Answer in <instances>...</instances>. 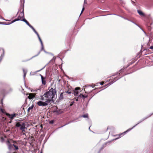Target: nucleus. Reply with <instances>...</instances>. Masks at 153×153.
Here are the masks:
<instances>
[{"instance_id": "ddd939ff", "label": "nucleus", "mask_w": 153, "mask_h": 153, "mask_svg": "<svg viewBox=\"0 0 153 153\" xmlns=\"http://www.w3.org/2000/svg\"><path fill=\"white\" fill-rule=\"evenodd\" d=\"M125 68H126L123 67V68L121 69L119 71V72H120L119 73L118 72L114 74V75H113V76H114L117 75H118V74H119V75H120V73H121L123 71L124 69Z\"/></svg>"}, {"instance_id": "393cba45", "label": "nucleus", "mask_w": 153, "mask_h": 153, "mask_svg": "<svg viewBox=\"0 0 153 153\" xmlns=\"http://www.w3.org/2000/svg\"><path fill=\"white\" fill-rule=\"evenodd\" d=\"M0 110H1V112L2 113H5V110L4 109L2 108H1Z\"/></svg>"}, {"instance_id": "58836bf2", "label": "nucleus", "mask_w": 153, "mask_h": 153, "mask_svg": "<svg viewBox=\"0 0 153 153\" xmlns=\"http://www.w3.org/2000/svg\"><path fill=\"white\" fill-rule=\"evenodd\" d=\"M53 123V122H51H51H50V123Z\"/></svg>"}, {"instance_id": "c85d7f7f", "label": "nucleus", "mask_w": 153, "mask_h": 153, "mask_svg": "<svg viewBox=\"0 0 153 153\" xmlns=\"http://www.w3.org/2000/svg\"><path fill=\"white\" fill-rule=\"evenodd\" d=\"M74 102L73 101V102H72L70 104V106H72L73 105V104H74Z\"/></svg>"}, {"instance_id": "dca6fc26", "label": "nucleus", "mask_w": 153, "mask_h": 153, "mask_svg": "<svg viewBox=\"0 0 153 153\" xmlns=\"http://www.w3.org/2000/svg\"><path fill=\"white\" fill-rule=\"evenodd\" d=\"M73 90L71 89H69L67 91H65V92L67 94H71L72 93Z\"/></svg>"}, {"instance_id": "4c0bfd02", "label": "nucleus", "mask_w": 153, "mask_h": 153, "mask_svg": "<svg viewBox=\"0 0 153 153\" xmlns=\"http://www.w3.org/2000/svg\"><path fill=\"white\" fill-rule=\"evenodd\" d=\"M53 123V122H51H51H50V123Z\"/></svg>"}, {"instance_id": "ea45409f", "label": "nucleus", "mask_w": 153, "mask_h": 153, "mask_svg": "<svg viewBox=\"0 0 153 153\" xmlns=\"http://www.w3.org/2000/svg\"><path fill=\"white\" fill-rule=\"evenodd\" d=\"M62 112H60L59 113H62Z\"/></svg>"}, {"instance_id": "c756f323", "label": "nucleus", "mask_w": 153, "mask_h": 153, "mask_svg": "<svg viewBox=\"0 0 153 153\" xmlns=\"http://www.w3.org/2000/svg\"><path fill=\"white\" fill-rule=\"evenodd\" d=\"M84 9H85L84 7H83V8H82V11H81V14L82 13V12H83V11L84 10Z\"/></svg>"}, {"instance_id": "f03ea898", "label": "nucleus", "mask_w": 153, "mask_h": 153, "mask_svg": "<svg viewBox=\"0 0 153 153\" xmlns=\"http://www.w3.org/2000/svg\"><path fill=\"white\" fill-rule=\"evenodd\" d=\"M41 99L42 100H45V102H43L41 101H39L37 102V104L39 106H46L48 105V104L50 103L49 102H48L47 100H45L43 97L41 98Z\"/></svg>"}, {"instance_id": "f8f14e48", "label": "nucleus", "mask_w": 153, "mask_h": 153, "mask_svg": "<svg viewBox=\"0 0 153 153\" xmlns=\"http://www.w3.org/2000/svg\"><path fill=\"white\" fill-rule=\"evenodd\" d=\"M36 94H34L31 93L29 94V96H28V98L30 99H31L35 97Z\"/></svg>"}, {"instance_id": "4468645a", "label": "nucleus", "mask_w": 153, "mask_h": 153, "mask_svg": "<svg viewBox=\"0 0 153 153\" xmlns=\"http://www.w3.org/2000/svg\"><path fill=\"white\" fill-rule=\"evenodd\" d=\"M82 97L83 99L87 98L88 97V95H85L83 94H80L78 97V98H79L81 97Z\"/></svg>"}, {"instance_id": "72a5a7b5", "label": "nucleus", "mask_w": 153, "mask_h": 153, "mask_svg": "<svg viewBox=\"0 0 153 153\" xmlns=\"http://www.w3.org/2000/svg\"><path fill=\"white\" fill-rule=\"evenodd\" d=\"M78 98H77V99H76V101H78Z\"/></svg>"}, {"instance_id": "39448f33", "label": "nucleus", "mask_w": 153, "mask_h": 153, "mask_svg": "<svg viewBox=\"0 0 153 153\" xmlns=\"http://www.w3.org/2000/svg\"><path fill=\"white\" fill-rule=\"evenodd\" d=\"M25 123H22V124L21 126L20 127V129L22 131V133L23 135L25 134Z\"/></svg>"}, {"instance_id": "5701e85b", "label": "nucleus", "mask_w": 153, "mask_h": 153, "mask_svg": "<svg viewBox=\"0 0 153 153\" xmlns=\"http://www.w3.org/2000/svg\"><path fill=\"white\" fill-rule=\"evenodd\" d=\"M62 93H63V95L64 98L67 97V94L65 92V91L64 92H62Z\"/></svg>"}, {"instance_id": "e433bc0d", "label": "nucleus", "mask_w": 153, "mask_h": 153, "mask_svg": "<svg viewBox=\"0 0 153 153\" xmlns=\"http://www.w3.org/2000/svg\"><path fill=\"white\" fill-rule=\"evenodd\" d=\"M109 129V127H108L107 129Z\"/></svg>"}, {"instance_id": "f257e3e1", "label": "nucleus", "mask_w": 153, "mask_h": 153, "mask_svg": "<svg viewBox=\"0 0 153 153\" xmlns=\"http://www.w3.org/2000/svg\"><path fill=\"white\" fill-rule=\"evenodd\" d=\"M56 93V91L55 88L53 89L51 88L49 91L46 92L43 96L46 98L48 102H50L52 101L53 98L54 97Z\"/></svg>"}, {"instance_id": "f704fd0d", "label": "nucleus", "mask_w": 153, "mask_h": 153, "mask_svg": "<svg viewBox=\"0 0 153 153\" xmlns=\"http://www.w3.org/2000/svg\"><path fill=\"white\" fill-rule=\"evenodd\" d=\"M2 23V22H0V24H1Z\"/></svg>"}, {"instance_id": "1a4fd4ad", "label": "nucleus", "mask_w": 153, "mask_h": 153, "mask_svg": "<svg viewBox=\"0 0 153 153\" xmlns=\"http://www.w3.org/2000/svg\"><path fill=\"white\" fill-rule=\"evenodd\" d=\"M10 140H12L10 139H8L6 142L7 145L8 146V148L9 149H11L12 146H13V145L11 144L10 141Z\"/></svg>"}, {"instance_id": "473e14b6", "label": "nucleus", "mask_w": 153, "mask_h": 153, "mask_svg": "<svg viewBox=\"0 0 153 153\" xmlns=\"http://www.w3.org/2000/svg\"><path fill=\"white\" fill-rule=\"evenodd\" d=\"M99 88H95L94 89H98Z\"/></svg>"}, {"instance_id": "c9c22d12", "label": "nucleus", "mask_w": 153, "mask_h": 153, "mask_svg": "<svg viewBox=\"0 0 153 153\" xmlns=\"http://www.w3.org/2000/svg\"><path fill=\"white\" fill-rule=\"evenodd\" d=\"M11 122H12V121H10V122H9V123H11Z\"/></svg>"}, {"instance_id": "2eb2a0df", "label": "nucleus", "mask_w": 153, "mask_h": 153, "mask_svg": "<svg viewBox=\"0 0 153 153\" xmlns=\"http://www.w3.org/2000/svg\"><path fill=\"white\" fill-rule=\"evenodd\" d=\"M33 107L34 105L33 104L31 106L29 107L27 109V112L28 113H29L30 110H32L33 109Z\"/></svg>"}, {"instance_id": "412c9836", "label": "nucleus", "mask_w": 153, "mask_h": 153, "mask_svg": "<svg viewBox=\"0 0 153 153\" xmlns=\"http://www.w3.org/2000/svg\"><path fill=\"white\" fill-rule=\"evenodd\" d=\"M21 125H22V124H21L19 122H17V123H16V127H21Z\"/></svg>"}, {"instance_id": "423d86ee", "label": "nucleus", "mask_w": 153, "mask_h": 153, "mask_svg": "<svg viewBox=\"0 0 153 153\" xmlns=\"http://www.w3.org/2000/svg\"><path fill=\"white\" fill-rule=\"evenodd\" d=\"M6 115L10 118V119L12 120H13L14 118L16 116L17 114H10L9 113H6Z\"/></svg>"}, {"instance_id": "6ab92c4d", "label": "nucleus", "mask_w": 153, "mask_h": 153, "mask_svg": "<svg viewBox=\"0 0 153 153\" xmlns=\"http://www.w3.org/2000/svg\"><path fill=\"white\" fill-rule=\"evenodd\" d=\"M121 76L116 77L114 79V80L112 81V83L116 81L118 79H119L120 78Z\"/></svg>"}, {"instance_id": "aec40b11", "label": "nucleus", "mask_w": 153, "mask_h": 153, "mask_svg": "<svg viewBox=\"0 0 153 153\" xmlns=\"http://www.w3.org/2000/svg\"><path fill=\"white\" fill-rule=\"evenodd\" d=\"M63 93H61V94H60V97H59V99L60 100H62L64 98V97L63 95Z\"/></svg>"}, {"instance_id": "a211bd4d", "label": "nucleus", "mask_w": 153, "mask_h": 153, "mask_svg": "<svg viewBox=\"0 0 153 153\" xmlns=\"http://www.w3.org/2000/svg\"><path fill=\"white\" fill-rule=\"evenodd\" d=\"M137 12L140 15L142 16H144V14L141 11L138 10H137Z\"/></svg>"}, {"instance_id": "2f4dec72", "label": "nucleus", "mask_w": 153, "mask_h": 153, "mask_svg": "<svg viewBox=\"0 0 153 153\" xmlns=\"http://www.w3.org/2000/svg\"><path fill=\"white\" fill-rule=\"evenodd\" d=\"M150 48L151 49H153V46H151L150 47Z\"/></svg>"}, {"instance_id": "cd10ccee", "label": "nucleus", "mask_w": 153, "mask_h": 153, "mask_svg": "<svg viewBox=\"0 0 153 153\" xmlns=\"http://www.w3.org/2000/svg\"><path fill=\"white\" fill-rule=\"evenodd\" d=\"M99 84V83H96V84H94V86H93V87H94L95 86H98V84Z\"/></svg>"}, {"instance_id": "bb28decb", "label": "nucleus", "mask_w": 153, "mask_h": 153, "mask_svg": "<svg viewBox=\"0 0 153 153\" xmlns=\"http://www.w3.org/2000/svg\"><path fill=\"white\" fill-rule=\"evenodd\" d=\"M99 84H100L101 85H103L104 83H105L104 82L102 81L99 82Z\"/></svg>"}, {"instance_id": "20e7f679", "label": "nucleus", "mask_w": 153, "mask_h": 153, "mask_svg": "<svg viewBox=\"0 0 153 153\" xmlns=\"http://www.w3.org/2000/svg\"><path fill=\"white\" fill-rule=\"evenodd\" d=\"M24 14L23 13H21L18 16V18L17 19H16L14 20H13L11 22V23H13L16 21L18 20H21L22 21L23 19H22V17H24Z\"/></svg>"}, {"instance_id": "0eeeda50", "label": "nucleus", "mask_w": 153, "mask_h": 153, "mask_svg": "<svg viewBox=\"0 0 153 153\" xmlns=\"http://www.w3.org/2000/svg\"><path fill=\"white\" fill-rule=\"evenodd\" d=\"M80 88L79 87L76 88L75 90H73L72 93L74 94L75 96H77V94H79V91L78 90H80Z\"/></svg>"}, {"instance_id": "7c9ffc66", "label": "nucleus", "mask_w": 153, "mask_h": 153, "mask_svg": "<svg viewBox=\"0 0 153 153\" xmlns=\"http://www.w3.org/2000/svg\"><path fill=\"white\" fill-rule=\"evenodd\" d=\"M23 71L24 72V76H25L26 73H25V70L24 69H23Z\"/></svg>"}, {"instance_id": "b1692460", "label": "nucleus", "mask_w": 153, "mask_h": 153, "mask_svg": "<svg viewBox=\"0 0 153 153\" xmlns=\"http://www.w3.org/2000/svg\"><path fill=\"white\" fill-rule=\"evenodd\" d=\"M82 117L84 118H88V114H85L83 115Z\"/></svg>"}, {"instance_id": "7ed1b4c3", "label": "nucleus", "mask_w": 153, "mask_h": 153, "mask_svg": "<svg viewBox=\"0 0 153 153\" xmlns=\"http://www.w3.org/2000/svg\"><path fill=\"white\" fill-rule=\"evenodd\" d=\"M136 125L135 126H134L132 128H130L128 129L127 130H126V131L124 132H123V133H120L118 134H117V135H116L115 136H118V137L117 138H116V139H119L122 137H123V136H124L126 134V133L127 132H128V131H130V130H131L134 127L136 126Z\"/></svg>"}, {"instance_id": "9b49d317", "label": "nucleus", "mask_w": 153, "mask_h": 153, "mask_svg": "<svg viewBox=\"0 0 153 153\" xmlns=\"http://www.w3.org/2000/svg\"><path fill=\"white\" fill-rule=\"evenodd\" d=\"M37 35V36L39 38V39L40 42H41V45H42V49L43 48V43H42V41L39 36V34H38V32L36 31L35 30L34 32Z\"/></svg>"}, {"instance_id": "f3484780", "label": "nucleus", "mask_w": 153, "mask_h": 153, "mask_svg": "<svg viewBox=\"0 0 153 153\" xmlns=\"http://www.w3.org/2000/svg\"><path fill=\"white\" fill-rule=\"evenodd\" d=\"M22 21L25 22L28 25V26H29V27L31 25H30L29 22L25 19H23Z\"/></svg>"}, {"instance_id": "a19ab883", "label": "nucleus", "mask_w": 153, "mask_h": 153, "mask_svg": "<svg viewBox=\"0 0 153 153\" xmlns=\"http://www.w3.org/2000/svg\"><path fill=\"white\" fill-rule=\"evenodd\" d=\"M13 153H16V152H13Z\"/></svg>"}, {"instance_id": "4be33fe9", "label": "nucleus", "mask_w": 153, "mask_h": 153, "mask_svg": "<svg viewBox=\"0 0 153 153\" xmlns=\"http://www.w3.org/2000/svg\"><path fill=\"white\" fill-rule=\"evenodd\" d=\"M4 55V53H3L1 54L0 57V62L1 61L2 59L3 58Z\"/></svg>"}, {"instance_id": "9d476101", "label": "nucleus", "mask_w": 153, "mask_h": 153, "mask_svg": "<svg viewBox=\"0 0 153 153\" xmlns=\"http://www.w3.org/2000/svg\"><path fill=\"white\" fill-rule=\"evenodd\" d=\"M42 79V83L44 85H45L46 84V81L45 80V78L42 75L40 74Z\"/></svg>"}, {"instance_id": "6e6552de", "label": "nucleus", "mask_w": 153, "mask_h": 153, "mask_svg": "<svg viewBox=\"0 0 153 153\" xmlns=\"http://www.w3.org/2000/svg\"><path fill=\"white\" fill-rule=\"evenodd\" d=\"M14 144L13 145V146L15 148L14 150H17L19 149V147L18 146V143L16 141L12 140Z\"/></svg>"}, {"instance_id": "a878e982", "label": "nucleus", "mask_w": 153, "mask_h": 153, "mask_svg": "<svg viewBox=\"0 0 153 153\" xmlns=\"http://www.w3.org/2000/svg\"><path fill=\"white\" fill-rule=\"evenodd\" d=\"M33 30L34 32L36 30L34 28V27L31 25L30 26H29Z\"/></svg>"}]
</instances>
